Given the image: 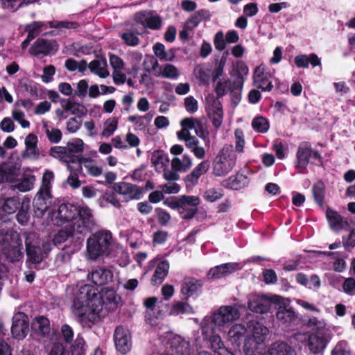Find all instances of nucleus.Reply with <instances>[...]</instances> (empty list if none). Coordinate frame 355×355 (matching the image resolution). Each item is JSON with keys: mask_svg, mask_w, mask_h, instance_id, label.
<instances>
[{"mask_svg": "<svg viewBox=\"0 0 355 355\" xmlns=\"http://www.w3.org/2000/svg\"><path fill=\"white\" fill-rule=\"evenodd\" d=\"M121 297L112 288H104L99 295L89 285H84L78 290L73 304V311L78 317L90 322L96 321L102 315L103 306L115 309Z\"/></svg>", "mask_w": 355, "mask_h": 355, "instance_id": "1", "label": "nucleus"}, {"mask_svg": "<svg viewBox=\"0 0 355 355\" xmlns=\"http://www.w3.org/2000/svg\"><path fill=\"white\" fill-rule=\"evenodd\" d=\"M113 248V238L108 231H99L92 234L87 241V257L96 260L103 256H107Z\"/></svg>", "mask_w": 355, "mask_h": 355, "instance_id": "2", "label": "nucleus"}, {"mask_svg": "<svg viewBox=\"0 0 355 355\" xmlns=\"http://www.w3.org/2000/svg\"><path fill=\"white\" fill-rule=\"evenodd\" d=\"M307 326L313 331L309 335L308 347L314 354H322L329 342V329L322 320L316 318H310Z\"/></svg>", "mask_w": 355, "mask_h": 355, "instance_id": "3", "label": "nucleus"}, {"mask_svg": "<svg viewBox=\"0 0 355 355\" xmlns=\"http://www.w3.org/2000/svg\"><path fill=\"white\" fill-rule=\"evenodd\" d=\"M237 157L232 145L224 146L216 155L212 163V173L223 177L230 173L236 166Z\"/></svg>", "mask_w": 355, "mask_h": 355, "instance_id": "4", "label": "nucleus"}, {"mask_svg": "<svg viewBox=\"0 0 355 355\" xmlns=\"http://www.w3.org/2000/svg\"><path fill=\"white\" fill-rule=\"evenodd\" d=\"M25 243L28 261L33 263H40L44 254H48L52 247L49 239L41 242L35 233L27 235Z\"/></svg>", "mask_w": 355, "mask_h": 355, "instance_id": "5", "label": "nucleus"}, {"mask_svg": "<svg viewBox=\"0 0 355 355\" xmlns=\"http://www.w3.org/2000/svg\"><path fill=\"white\" fill-rule=\"evenodd\" d=\"M245 306L241 304H234L230 306H220L213 314L210 322L216 326L225 327L241 317L240 309Z\"/></svg>", "mask_w": 355, "mask_h": 355, "instance_id": "6", "label": "nucleus"}, {"mask_svg": "<svg viewBox=\"0 0 355 355\" xmlns=\"http://www.w3.org/2000/svg\"><path fill=\"white\" fill-rule=\"evenodd\" d=\"M202 334L209 343L210 348L216 355H233L224 345L219 335L214 332L209 318H205L201 323Z\"/></svg>", "mask_w": 355, "mask_h": 355, "instance_id": "7", "label": "nucleus"}, {"mask_svg": "<svg viewBox=\"0 0 355 355\" xmlns=\"http://www.w3.org/2000/svg\"><path fill=\"white\" fill-rule=\"evenodd\" d=\"M246 355H296L295 351L286 343L277 342L268 348L259 343L254 349H248Z\"/></svg>", "mask_w": 355, "mask_h": 355, "instance_id": "8", "label": "nucleus"}, {"mask_svg": "<svg viewBox=\"0 0 355 355\" xmlns=\"http://www.w3.org/2000/svg\"><path fill=\"white\" fill-rule=\"evenodd\" d=\"M54 179V173L51 171L46 170L42 177V184L35 199V206L43 214L47 208L45 200L51 198V181Z\"/></svg>", "mask_w": 355, "mask_h": 355, "instance_id": "9", "label": "nucleus"}, {"mask_svg": "<svg viewBox=\"0 0 355 355\" xmlns=\"http://www.w3.org/2000/svg\"><path fill=\"white\" fill-rule=\"evenodd\" d=\"M180 203L178 214L182 219L190 220L198 211L200 198L196 196L183 195L180 197Z\"/></svg>", "mask_w": 355, "mask_h": 355, "instance_id": "10", "label": "nucleus"}, {"mask_svg": "<svg viewBox=\"0 0 355 355\" xmlns=\"http://www.w3.org/2000/svg\"><path fill=\"white\" fill-rule=\"evenodd\" d=\"M272 302L278 306L276 313L277 318L283 323H288L296 318V315L290 306V300L278 295L272 297Z\"/></svg>", "mask_w": 355, "mask_h": 355, "instance_id": "11", "label": "nucleus"}, {"mask_svg": "<svg viewBox=\"0 0 355 355\" xmlns=\"http://www.w3.org/2000/svg\"><path fill=\"white\" fill-rule=\"evenodd\" d=\"M177 137L179 140L184 141L187 148L197 159H202L205 158L206 155L205 149L200 146L199 140L195 136H192L190 132L181 130L177 132Z\"/></svg>", "mask_w": 355, "mask_h": 355, "instance_id": "12", "label": "nucleus"}, {"mask_svg": "<svg viewBox=\"0 0 355 355\" xmlns=\"http://www.w3.org/2000/svg\"><path fill=\"white\" fill-rule=\"evenodd\" d=\"M250 328L252 335L245 342L244 350L245 354L248 349H254L259 343H263L268 333V328L258 322H252Z\"/></svg>", "mask_w": 355, "mask_h": 355, "instance_id": "13", "label": "nucleus"}, {"mask_svg": "<svg viewBox=\"0 0 355 355\" xmlns=\"http://www.w3.org/2000/svg\"><path fill=\"white\" fill-rule=\"evenodd\" d=\"M297 162L296 166L304 169L309 162V159L313 162H320V155L318 152L313 150L309 143H301L297 152Z\"/></svg>", "mask_w": 355, "mask_h": 355, "instance_id": "14", "label": "nucleus"}, {"mask_svg": "<svg viewBox=\"0 0 355 355\" xmlns=\"http://www.w3.org/2000/svg\"><path fill=\"white\" fill-rule=\"evenodd\" d=\"M94 225L91 209L86 207L78 208V214L76 222L73 223V230L77 231V233L83 234L92 229Z\"/></svg>", "mask_w": 355, "mask_h": 355, "instance_id": "15", "label": "nucleus"}, {"mask_svg": "<svg viewBox=\"0 0 355 355\" xmlns=\"http://www.w3.org/2000/svg\"><path fill=\"white\" fill-rule=\"evenodd\" d=\"M115 192L121 195L123 198L128 201L131 200H139L142 195V189L135 184L120 182L113 185Z\"/></svg>", "mask_w": 355, "mask_h": 355, "instance_id": "16", "label": "nucleus"}, {"mask_svg": "<svg viewBox=\"0 0 355 355\" xmlns=\"http://www.w3.org/2000/svg\"><path fill=\"white\" fill-rule=\"evenodd\" d=\"M272 298L269 300L263 295L250 294L248 297V309L257 313L263 314L268 313L271 306Z\"/></svg>", "mask_w": 355, "mask_h": 355, "instance_id": "17", "label": "nucleus"}, {"mask_svg": "<svg viewBox=\"0 0 355 355\" xmlns=\"http://www.w3.org/2000/svg\"><path fill=\"white\" fill-rule=\"evenodd\" d=\"M114 343L116 349L123 354H127L132 347L129 331L122 327H116L114 333Z\"/></svg>", "mask_w": 355, "mask_h": 355, "instance_id": "18", "label": "nucleus"}, {"mask_svg": "<svg viewBox=\"0 0 355 355\" xmlns=\"http://www.w3.org/2000/svg\"><path fill=\"white\" fill-rule=\"evenodd\" d=\"M28 317L24 313H17L12 318V334L14 337L24 338L28 332Z\"/></svg>", "mask_w": 355, "mask_h": 355, "instance_id": "19", "label": "nucleus"}, {"mask_svg": "<svg viewBox=\"0 0 355 355\" xmlns=\"http://www.w3.org/2000/svg\"><path fill=\"white\" fill-rule=\"evenodd\" d=\"M241 265L238 263L221 264L211 268L207 274V277L211 279H220L241 270Z\"/></svg>", "mask_w": 355, "mask_h": 355, "instance_id": "20", "label": "nucleus"}, {"mask_svg": "<svg viewBox=\"0 0 355 355\" xmlns=\"http://www.w3.org/2000/svg\"><path fill=\"white\" fill-rule=\"evenodd\" d=\"M181 130H186L190 132V130H194L197 136L200 138H205L208 135L206 123L204 119H198L195 118H185L181 121Z\"/></svg>", "mask_w": 355, "mask_h": 355, "instance_id": "21", "label": "nucleus"}, {"mask_svg": "<svg viewBox=\"0 0 355 355\" xmlns=\"http://www.w3.org/2000/svg\"><path fill=\"white\" fill-rule=\"evenodd\" d=\"M207 111L214 126L218 128L223 122V112L221 104L214 96L207 98Z\"/></svg>", "mask_w": 355, "mask_h": 355, "instance_id": "22", "label": "nucleus"}, {"mask_svg": "<svg viewBox=\"0 0 355 355\" xmlns=\"http://www.w3.org/2000/svg\"><path fill=\"white\" fill-rule=\"evenodd\" d=\"M78 214V207L72 204H62L59 206L57 218L61 222H69V226L73 227L76 216Z\"/></svg>", "mask_w": 355, "mask_h": 355, "instance_id": "23", "label": "nucleus"}, {"mask_svg": "<svg viewBox=\"0 0 355 355\" xmlns=\"http://www.w3.org/2000/svg\"><path fill=\"white\" fill-rule=\"evenodd\" d=\"M88 277L94 284L103 286L111 282L114 276L111 270L101 267L93 270Z\"/></svg>", "mask_w": 355, "mask_h": 355, "instance_id": "24", "label": "nucleus"}, {"mask_svg": "<svg viewBox=\"0 0 355 355\" xmlns=\"http://www.w3.org/2000/svg\"><path fill=\"white\" fill-rule=\"evenodd\" d=\"M135 21L144 26H146L150 29H159L162 24L161 18L158 15H152L146 11L135 15Z\"/></svg>", "mask_w": 355, "mask_h": 355, "instance_id": "25", "label": "nucleus"}, {"mask_svg": "<svg viewBox=\"0 0 355 355\" xmlns=\"http://www.w3.org/2000/svg\"><path fill=\"white\" fill-rule=\"evenodd\" d=\"M269 76L268 73H265L263 66L260 65L257 67L255 69L253 76L254 85L261 89L263 91H270L273 86L268 80Z\"/></svg>", "mask_w": 355, "mask_h": 355, "instance_id": "26", "label": "nucleus"}, {"mask_svg": "<svg viewBox=\"0 0 355 355\" xmlns=\"http://www.w3.org/2000/svg\"><path fill=\"white\" fill-rule=\"evenodd\" d=\"M50 155L53 157L59 159L63 162L67 163V168L69 171H71V166L69 165L70 162L74 163L76 162H78V157H72L70 155L69 150H67V148L66 146H54L50 149Z\"/></svg>", "mask_w": 355, "mask_h": 355, "instance_id": "27", "label": "nucleus"}, {"mask_svg": "<svg viewBox=\"0 0 355 355\" xmlns=\"http://www.w3.org/2000/svg\"><path fill=\"white\" fill-rule=\"evenodd\" d=\"M32 329L35 334L42 338H49L51 335L49 320L44 317H36L33 322Z\"/></svg>", "mask_w": 355, "mask_h": 355, "instance_id": "28", "label": "nucleus"}, {"mask_svg": "<svg viewBox=\"0 0 355 355\" xmlns=\"http://www.w3.org/2000/svg\"><path fill=\"white\" fill-rule=\"evenodd\" d=\"M209 168V163L208 161H202L199 163L191 171V173L186 176L184 180L187 187L195 186L198 183L199 178L201 175L205 174Z\"/></svg>", "mask_w": 355, "mask_h": 355, "instance_id": "29", "label": "nucleus"}, {"mask_svg": "<svg viewBox=\"0 0 355 355\" xmlns=\"http://www.w3.org/2000/svg\"><path fill=\"white\" fill-rule=\"evenodd\" d=\"M53 50L50 42L44 39H37L29 49L30 53L35 56L46 55Z\"/></svg>", "mask_w": 355, "mask_h": 355, "instance_id": "30", "label": "nucleus"}, {"mask_svg": "<svg viewBox=\"0 0 355 355\" xmlns=\"http://www.w3.org/2000/svg\"><path fill=\"white\" fill-rule=\"evenodd\" d=\"M223 184L227 188L239 190L248 184V180L245 175L237 173L224 180Z\"/></svg>", "mask_w": 355, "mask_h": 355, "instance_id": "31", "label": "nucleus"}, {"mask_svg": "<svg viewBox=\"0 0 355 355\" xmlns=\"http://www.w3.org/2000/svg\"><path fill=\"white\" fill-rule=\"evenodd\" d=\"M247 334V329L243 324L236 323L233 324L227 332L229 340L237 345L243 340Z\"/></svg>", "mask_w": 355, "mask_h": 355, "instance_id": "32", "label": "nucleus"}, {"mask_svg": "<svg viewBox=\"0 0 355 355\" xmlns=\"http://www.w3.org/2000/svg\"><path fill=\"white\" fill-rule=\"evenodd\" d=\"M295 63L298 68H308L309 64L312 67L320 66L321 61L315 53L310 55H299L295 58Z\"/></svg>", "mask_w": 355, "mask_h": 355, "instance_id": "33", "label": "nucleus"}, {"mask_svg": "<svg viewBox=\"0 0 355 355\" xmlns=\"http://www.w3.org/2000/svg\"><path fill=\"white\" fill-rule=\"evenodd\" d=\"M88 68L92 73L101 78H105L110 76L105 60H94L88 64Z\"/></svg>", "mask_w": 355, "mask_h": 355, "instance_id": "34", "label": "nucleus"}, {"mask_svg": "<svg viewBox=\"0 0 355 355\" xmlns=\"http://www.w3.org/2000/svg\"><path fill=\"white\" fill-rule=\"evenodd\" d=\"M192 165V159L188 154H184L182 157H175L171 160V168L176 171L187 172Z\"/></svg>", "mask_w": 355, "mask_h": 355, "instance_id": "35", "label": "nucleus"}, {"mask_svg": "<svg viewBox=\"0 0 355 355\" xmlns=\"http://www.w3.org/2000/svg\"><path fill=\"white\" fill-rule=\"evenodd\" d=\"M326 217L330 227L334 231L342 230L346 223L338 212L331 209L327 210Z\"/></svg>", "mask_w": 355, "mask_h": 355, "instance_id": "36", "label": "nucleus"}, {"mask_svg": "<svg viewBox=\"0 0 355 355\" xmlns=\"http://www.w3.org/2000/svg\"><path fill=\"white\" fill-rule=\"evenodd\" d=\"M202 284L200 281L191 277L184 278L181 288V293L189 297L195 293Z\"/></svg>", "mask_w": 355, "mask_h": 355, "instance_id": "37", "label": "nucleus"}, {"mask_svg": "<svg viewBox=\"0 0 355 355\" xmlns=\"http://www.w3.org/2000/svg\"><path fill=\"white\" fill-rule=\"evenodd\" d=\"M169 263L167 261H161L157 266L151 281L153 284H160L168 275Z\"/></svg>", "mask_w": 355, "mask_h": 355, "instance_id": "38", "label": "nucleus"}, {"mask_svg": "<svg viewBox=\"0 0 355 355\" xmlns=\"http://www.w3.org/2000/svg\"><path fill=\"white\" fill-rule=\"evenodd\" d=\"M193 308L188 303L184 302H173L169 310L170 315H179L180 314H193Z\"/></svg>", "mask_w": 355, "mask_h": 355, "instance_id": "39", "label": "nucleus"}, {"mask_svg": "<svg viewBox=\"0 0 355 355\" xmlns=\"http://www.w3.org/2000/svg\"><path fill=\"white\" fill-rule=\"evenodd\" d=\"M168 159L167 156L162 152H154L151 157V163L155 167V170L158 172H162L166 169L168 164Z\"/></svg>", "mask_w": 355, "mask_h": 355, "instance_id": "40", "label": "nucleus"}, {"mask_svg": "<svg viewBox=\"0 0 355 355\" xmlns=\"http://www.w3.org/2000/svg\"><path fill=\"white\" fill-rule=\"evenodd\" d=\"M37 137L33 134H29L25 139L26 153L28 157L37 158L39 155V150L37 146Z\"/></svg>", "mask_w": 355, "mask_h": 355, "instance_id": "41", "label": "nucleus"}, {"mask_svg": "<svg viewBox=\"0 0 355 355\" xmlns=\"http://www.w3.org/2000/svg\"><path fill=\"white\" fill-rule=\"evenodd\" d=\"M78 164L80 166L85 168L87 173L91 176L98 177L103 173L102 168L94 164L89 159L80 158V159H78Z\"/></svg>", "mask_w": 355, "mask_h": 355, "instance_id": "42", "label": "nucleus"}, {"mask_svg": "<svg viewBox=\"0 0 355 355\" xmlns=\"http://www.w3.org/2000/svg\"><path fill=\"white\" fill-rule=\"evenodd\" d=\"M62 107L71 114L82 116L85 113V108L80 103L69 100L63 99L60 102Z\"/></svg>", "mask_w": 355, "mask_h": 355, "instance_id": "43", "label": "nucleus"}, {"mask_svg": "<svg viewBox=\"0 0 355 355\" xmlns=\"http://www.w3.org/2000/svg\"><path fill=\"white\" fill-rule=\"evenodd\" d=\"M43 128L50 142L58 144L62 139V134L60 129L49 126L46 121L42 122Z\"/></svg>", "mask_w": 355, "mask_h": 355, "instance_id": "44", "label": "nucleus"}, {"mask_svg": "<svg viewBox=\"0 0 355 355\" xmlns=\"http://www.w3.org/2000/svg\"><path fill=\"white\" fill-rule=\"evenodd\" d=\"M66 147L72 157H77L76 154L80 153L83 151L84 143L81 139L76 138L69 141Z\"/></svg>", "mask_w": 355, "mask_h": 355, "instance_id": "45", "label": "nucleus"}, {"mask_svg": "<svg viewBox=\"0 0 355 355\" xmlns=\"http://www.w3.org/2000/svg\"><path fill=\"white\" fill-rule=\"evenodd\" d=\"M252 127L257 132L264 133L269 129V122L263 116H257L252 121Z\"/></svg>", "mask_w": 355, "mask_h": 355, "instance_id": "46", "label": "nucleus"}, {"mask_svg": "<svg viewBox=\"0 0 355 355\" xmlns=\"http://www.w3.org/2000/svg\"><path fill=\"white\" fill-rule=\"evenodd\" d=\"M75 233H77V231H75L73 227H70L69 230L62 229L53 237V241L54 245L62 243L66 241L70 236H72Z\"/></svg>", "mask_w": 355, "mask_h": 355, "instance_id": "47", "label": "nucleus"}, {"mask_svg": "<svg viewBox=\"0 0 355 355\" xmlns=\"http://www.w3.org/2000/svg\"><path fill=\"white\" fill-rule=\"evenodd\" d=\"M117 119L114 118H110L107 119L104 123V127L101 132V136L103 137H110L117 129Z\"/></svg>", "mask_w": 355, "mask_h": 355, "instance_id": "48", "label": "nucleus"}, {"mask_svg": "<svg viewBox=\"0 0 355 355\" xmlns=\"http://www.w3.org/2000/svg\"><path fill=\"white\" fill-rule=\"evenodd\" d=\"M19 205V199L17 198H9L3 202L2 210L6 214H10L17 209Z\"/></svg>", "mask_w": 355, "mask_h": 355, "instance_id": "49", "label": "nucleus"}, {"mask_svg": "<svg viewBox=\"0 0 355 355\" xmlns=\"http://www.w3.org/2000/svg\"><path fill=\"white\" fill-rule=\"evenodd\" d=\"M144 64H149V67H145L146 71L153 73L155 76H160L162 68L160 67L158 61L153 57H150L144 62Z\"/></svg>", "mask_w": 355, "mask_h": 355, "instance_id": "50", "label": "nucleus"}, {"mask_svg": "<svg viewBox=\"0 0 355 355\" xmlns=\"http://www.w3.org/2000/svg\"><path fill=\"white\" fill-rule=\"evenodd\" d=\"M160 76L169 79H176L179 76V71L174 65L166 64L163 66Z\"/></svg>", "mask_w": 355, "mask_h": 355, "instance_id": "51", "label": "nucleus"}, {"mask_svg": "<svg viewBox=\"0 0 355 355\" xmlns=\"http://www.w3.org/2000/svg\"><path fill=\"white\" fill-rule=\"evenodd\" d=\"M85 354V341L82 337L77 336L71 346V355H83Z\"/></svg>", "mask_w": 355, "mask_h": 355, "instance_id": "52", "label": "nucleus"}, {"mask_svg": "<svg viewBox=\"0 0 355 355\" xmlns=\"http://www.w3.org/2000/svg\"><path fill=\"white\" fill-rule=\"evenodd\" d=\"M49 26L51 28H59L61 30L64 29H76L79 25L75 21H49Z\"/></svg>", "mask_w": 355, "mask_h": 355, "instance_id": "53", "label": "nucleus"}, {"mask_svg": "<svg viewBox=\"0 0 355 355\" xmlns=\"http://www.w3.org/2000/svg\"><path fill=\"white\" fill-rule=\"evenodd\" d=\"M223 196V193L221 189L210 188L207 189L204 194V198L210 202H215L220 199Z\"/></svg>", "mask_w": 355, "mask_h": 355, "instance_id": "54", "label": "nucleus"}, {"mask_svg": "<svg viewBox=\"0 0 355 355\" xmlns=\"http://www.w3.org/2000/svg\"><path fill=\"white\" fill-rule=\"evenodd\" d=\"M35 182V178L34 176L24 178L20 182L16 184L15 187L22 192L28 191L33 188Z\"/></svg>", "mask_w": 355, "mask_h": 355, "instance_id": "55", "label": "nucleus"}, {"mask_svg": "<svg viewBox=\"0 0 355 355\" xmlns=\"http://www.w3.org/2000/svg\"><path fill=\"white\" fill-rule=\"evenodd\" d=\"M235 137V150L238 153H243L245 146L244 133L241 129H236L234 130Z\"/></svg>", "mask_w": 355, "mask_h": 355, "instance_id": "56", "label": "nucleus"}, {"mask_svg": "<svg viewBox=\"0 0 355 355\" xmlns=\"http://www.w3.org/2000/svg\"><path fill=\"white\" fill-rule=\"evenodd\" d=\"M109 62L113 71L123 70L125 67V62L118 55L110 53L109 54Z\"/></svg>", "mask_w": 355, "mask_h": 355, "instance_id": "57", "label": "nucleus"}, {"mask_svg": "<svg viewBox=\"0 0 355 355\" xmlns=\"http://www.w3.org/2000/svg\"><path fill=\"white\" fill-rule=\"evenodd\" d=\"M44 26V23L42 21H34L27 26L28 36L30 39H34L37 36L40 31L41 28Z\"/></svg>", "mask_w": 355, "mask_h": 355, "instance_id": "58", "label": "nucleus"}, {"mask_svg": "<svg viewBox=\"0 0 355 355\" xmlns=\"http://www.w3.org/2000/svg\"><path fill=\"white\" fill-rule=\"evenodd\" d=\"M152 119V116L146 114L145 116H139L135 124L136 130H144L149 125Z\"/></svg>", "mask_w": 355, "mask_h": 355, "instance_id": "59", "label": "nucleus"}, {"mask_svg": "<svg viewBox=\"0 0 355 355\" xmlns=\"http://www.w3.org/2000/svg\"><path fill=\"white\" fill-rule=\"evenodd\" d=\"M159 187L162 189V192L167 194H175L180 190V186L175 182H168Z\"/></svg>", "mask_w": 355, "mask_h": 355, "instance_id": "60", "label": "nucleus"}, {"mask_svg": "<svg viewBox=\"0 0 355 355\" xmlns=\"http://www.w3.org/2000/svg\"><path fill=\"white\" fill-rule=\"evenodd\" d=\"M331 355H351V351L345 342H340L331 351Z\"/></svg>", "mask_w": 355, "mask_h": 355, "instance_id": "61", "label": "nucleus"}, {"mask_svg": "<svg viewBox=\"0 0 355 355\" xmlns=\"http://www.w3.org/2000/svg\"><path fill=\"white\" fill-rule=\"evenodd\" d=\"M24 113L23 111L18 109H15L12 111V117L17 121H18L23 128H28L30 126V123L27 120L24 119Z\"/></svg>", "mask_w": 355, "mask_h": 355, "instance_id": "62", "label": "nucleus"}, {"mask_svg": "<svg viewBox=\"0 0 355 355\" xmlns=\"http://www.w3.org/2000/svg\"><path fill=\"white\" fill-rule=\"evenodd\" d=\"M55 73V68L53 65H49L44 68L43 74L41 76L42 81L45 83H50L53 80V76Z\"/></svg>", "mask_w": 355, "mask_h": 355, "instance_id": "63", "label": "nucleus"}, {"mask_svg": "<svg viewBox=\"0 0 355 355\" xmlns=\"http://www.w3.org/2000/svg\"><path fill=\"white\" fill-rule=\"evenodd\" d=\"M184 107L189 113H194L198 110V101L193 96H190L184 98Z\"/></svg>", "mask_w": 355, "mask_h": 355, "instance_id": "64", "label": "nucleus"}]
</instances>
